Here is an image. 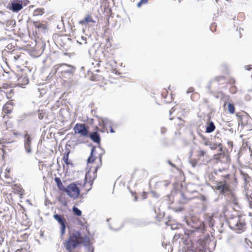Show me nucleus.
I'll use <instances>...</instances> for the list:
<instances>
[{
    "label": "nucleus",
    "instance_id": "nucleus-55",
    "mask_svg": "<svg viewBox=\"0 0 252 252\" xmlns=\"http://www.w3.org/2000/svg\"><path fill=\"white\" fill-rule=\"evenodd\" d=\"M141 3H143L141 2V0H140L138 3H137V6L138 7H140L141 5Z\"/></svg>",
    "mask_w": 252,
    "mask_h": 252
},
{
    "label": "nucleus",
    "instance_id": "nucleus-25",
    "mask_svg": "<svg viewBox=\"0 0 252 252\" xmlns=\"http://www.w3.org/2000/svg\"><path fill=\"white\" fill-rule=\"evenodd\" d=\"M94 150L95 147H93L91 150L90 156L87 159L88 163H93L94 161L95 158L93 156V153L94 152Z\"/></svg>",
    "mask_w": 252,
    "mask_h": 252
},
{
    "label": "nucleus",
    "instance_id": "nucleus-5",
    "mask_svg": "<svg viewBox=\"0 0 252 252\" xmlns=\"http://www.w3.org/2000/svg\"><path fill=\"white\" fill-rule=\"evenodd\" d=\"M75 134H80L84 137H88L89 136V127L84 124L77 123L73 127Z\"/></svg>",
    "mask_w": 252,
    "mask_h": 252
},
{
    "label": "nucleus",
    "instance_id": "nucleus-21",
    "mask_svg": "<svg viewBox=\"0 0 252 252\" xmlns=\"http://www.w3.org/2000/svg\"><path fill=\"white\" fill-rule=\"evenodd\" d=\"M33 25L35 28L38 29L46 30L47 28V27L45 24L41 23L38 21L34 22Z\"/></svg>",
    "mask_w": 252,
    "mask_h": 252
},
{
    "label": "nucleus",
    "instance_id": "nucleus-50",
    "mask_svg": "<svg viewBox=\"0 0 252 252\" xmlns=\"http://www.w3.org/2000/svg\"><path fill=\"white\" fill-rule=\"evenodd\" d=\"M175 111L174 107H172L169 111L170 115H171L172 113Z\"/></svg>",
    "mask_w": 252,
    "mask_h": 252
},
{
    "label": "nucleus",
    "instance_id": "nucleus-34",
    "mask_svg": "<svg viewBox=\"0 0 252 252\" xmlns=\"http://www.w3.org/2000/svg\"><path fill=\"white\" fill-rule=\"evenodd\" d=\"M3 110L6 114H10L12 112L11 110L8 109L7 106H4Z\"/></svg>",
    "mask_w": 252,
    "mask_h": 252
},
{
    "label": "nucleus",
    "instance_id": "nucleus-4",
    "mask_svg": "<svg viewBox=\"0 0 252 252\" xmlns=\"http://www.w3.org/2000/svg\"><path fill=\"white\" fill-rule=\"evenodd\" d=\"M64 192L72 198H77L80 194V190L77 185L74 183H71L65 187Z\"/></svg>",
    "mask_w": 252,
    "mask_h": 252
},
{
    "label": "nucleus",
    "instance_id": "nucleus-15",
    "mask_svg": "<svg viewBox=\"0 0 252 252\" xmlns=\"http://www.w3.org/2000/svg\"><path fill=\"white\" fill-rule=\"evenodd\" d=\"M224 78L223 76H219L218 77H216L214 79L210 81L209 82V84L208 86V88L209 90H211V88L213 87V85H218L219 81H220L221 80H223Z\"/></svg>",
    "mask_w": 252,
    "mask_h": 252
},
{
    "label": "nucleus",
    "instance_id": "nucleus-49",
    "mask_svg": "<svg viewBox=\"0 0 252 252\" xmlns=\"http://www.w3.org/2000/svg\"><path fill=\"white\" fill-rule=\"evenodd\" d=\"M102 151H103V153L99 154V160L100 162H101V158H102L101 156L102 154H103L104 153V151H103V149H102Z\"/></svg>",
    "mask_w": 252,
    "mask_h": 252
},
{
    "label": "nucleus",
    "instance_id": "nucleus-6",
    "mask_svg": "<svg viewBox=\"0 0 252 252\" xmlns=\"http://www.w3.org/2000/svg\"><path fill=\"white\" fill-rule=\"evenodd\" d=\"M7 7L13 12H18L23 7V1L21 0H10Z\"/></svg>",
    "mask_w": 252,
    "mask_h": 252
},
{
    "label": "nucleus",
    "instance_id": "nucleus-52",
    "mask_svg": "<svg viewBox=\"0 0 252 252\" xmlns=\"http://www.w3.org/2000/svg\"><path fill=\"white\" fill-rule=\"evenodd\" d=\"M233 202L235 205H237L238 203L237 199L235 198H234L233 199Z\"/></svg>",
    "mask_w": 252,
    "mask_h": 252
},
{
    "label": "nucleus",
    "instance_id": "nucleus-22",
    "mask_svg": "<svg viewBox=\"0 0 252 252\" xmlns=\"http://www.w3.org/2000/svg\"><path fill=\"white\" fill-rule=\"evenodd\" d=\"M206 221L208 223V225L210 227H213L214 226L215 220L213 219V215L207 216L206 218Z\"/></svg>",
    "mask_w": 252,
    "mask_h": 252
},
{
    "label": "nucleus",
    "instance_id": "nucleus-17",
    "mask_svg": "<svg viewBox=\"0 0 252 252\" xmlns=\"http://www.w3.org/2000/svg\"><path fill=\"white\" fill-rule=\"evenodd\" d=\"M188 237V235H185L183 231L179 233H176L173 237V241H177L179 239L181 238L182 240L186 239ZM189 238L190 237H189Z\"/></svg>",
    "mask_w": 252,
    "mask_h": 252
},
{
    "label": "nucleus",
    "instance_id": "nucleus-7",
    "mask_svg": "<svg viewBox=\"0 0 252 252\" xmlns=\"http://www.w3.org/2000/svg\"><path fill=\"white\" fill-rule=\"evenodd\" d=\"M24 146L26 152L28 154H31L32 150V140L31 135L27 131H25L23 133Z\"/></svg>",
    "mask_w": 252,
    "mask_h": 252
},
{
    "label": "nucleus",
    "instance_id": "nucleus-64",
    "mask_svg": "<svg viewBox=\"0 0 252 252\" xmlns=\"http://www.w3.org/2000/svg\"><path fill=\"white\" fill-rule=\"evenodd\" d=\"M228 144H230V145H231V146H232V142H229V143H228Z\"/></svg>",
    "mask_w": 252,
    "mask_h": 252
},
{
    "label": "nucleus",
    "instance_id": "nucleus-53",
    "mask_svg": "<svg viewBox=\"0 0 252 252\" xmlns=\"http://www.w3.org/2000/svg\"><path fill=\"white\" fill-rule=\"evenodd\" d=\"M110 131L111 133H114L115 132L114 130L113 129V128L111 126H110Z\"/></svg>",
    "mask_w": 252,
    "mask_h": 252
},
{
    "label": "nucleus",
    "instance_id": "nucleus-18",
    "mask_svg": "<svg viewBox=\"0 0 252 252\" xmlns=\"http://www.w3.org/2000/svg\"><path fill=\"white\" fill-rule=\"evenodd\" d=\"M215 128L216 126L214 123L211 121L208 123L207 126L206 127V132L209 133H211L215 130Z\"/></svg>",
    "mask_w": 252,
    "mask_h": 252
},
{
    "label": "nucleus",
    "instance_id": "nucleus-62",
    "mask_svg": "<svg viewBox=\"0 0 252 252\" xmlns=\"http://www.w3.org/2000/svg\"><path fill=\"white\" fill-rule=\"evenodd\" d=\"M109 228H110V229H111V230H113V229H112V228L111 226L109 225Z\"/></svg>",
    "mask_w": 252,
    "mask_h": 252
},
{
    "label": "nucleus",
    "instance_id": "nucleus-35",
    "mask_svg": "<svg viewBox=\"0 0 252 252\" xmlns=\"http://www.w3.org/2000/svg\"><path fill=\"white\" fill-rule=\"evenodd\" d=\"M189 162L193 167H195L197 164V161L195 159L191 160Z\"/></svg>",
    "mask_w": 252,
    "mask_h": 252
},
{
    "label": "nucleus",
    "instance_id": "nucleus-19",
    "mask_svg": "<svg viewBox=\"0 0 252 252\" xmlns=\"http://www.w3.org/2000/svg\"><path fill=\"white\" fill-rule=\"evenodd\" d=\"M110 123V121L107 118H101L99 120L98 126L103 128L108 126Z\"/></svg>",
    "mask_w": 252,
    "mask_h": 252
},
{
    "label": "nucleus",
    "instance_id": "nucleus-42",
    "mask_svg": "<svg viewBox=\"0 0 252 252\" xmlns=\"http://www.w3.org/2000/svg\"><path fill=\"white\" fill-rule=\"evenodd\" d=\"M198 134H199V136H200L201 138H202V140H203L204 141V142H205V141H206V140H208L207 139V138H206L205 137H204V136L203 135V134H201V133L198 132Z\"/></svg>",
    "mask_w": 252,
    "mask_h": 252
},
{
    "label": "nucleus",
    "instance_id": "nucleus-16",
    "mask_svg": "<svg viewBox=\"0 0 252 252\" xmlns=\"http://www.w3.org/2000/svg\"><path fill=\"white\" fill-rule=\"evenodd\" d=\"M54 218L61 225L65 224L66 221L63 216L56 214L53 216Z\"/></svg>",
    "mask_w": 252,
    "mask_h": 252
},
{
    "label": "nucleus",
    "instance_id": "nucleus-28",
    "mask_svg": "<svg viewBox=\"0 0 252 252\" xmlns=\"http://www.w3.org/2000/svg\"><path fill=\"white\" fill-rule=\"evenodd\" d=\"M217 174V171H214L213 172L209 174L208 175V178L209 179L210 181H215V176Z\"/></svg>",
    "mask_w": 252,
    "mask_h": 252
},
{
    "label": "nucleus",
    "instance_id": "nucleus-57",
    "mask_svg": "<svg viewBox=\"0 0 252 252\" xmlns=\"http://www.w3.org/2000/svg\"><path fill=\"white\" fill-rule=\"evenodd\" d=\"M168 162L172 166H173V167L175 166V165L174 164H173V163H172L170 161H168Z\"/></svg>",
    "mask_w": 252,
    "mask_h": 252
},
{
    "label": "nucleus",
    "instance_id": "nucleus-33",
    "mask_svg": "<svg viewBox=\"0 0 252 252\" xmlns=\"http://www.w3.org/2000/svg\"><path fill=\"white\" fill-rule=\"evenodd\" d=\"M44 117L43 114L42 113V111L38 110V118L39 120L43 119Z\"/></svg>",
    "mask_w": 252,
    "mask_h": 252
},
{
    "label": "nucleus",
    "instance_id": "nucleus-1",
    "mask_svg": "<svg viewBox=\"0 0 252 252\" xmlns=\"http://www.w3.org/2000/svg\"><path fill=\"white\" fill-rule=\"evenodd\" d=\"M91 243L90 238L85 235L83 237L79 231H74L69 234V238L64 244V247L69 252L76 248L79 245L83 244L85 246Z\"/></svg>",
    "mask_w": 252,
    "mask_h": 252
},
{
    "label": "nucleus",
    "instance_id": "nucleus-27",
    "mask_svg": "<svg viewBox=\"0 0 252 252\" xmlns=\"http://www.w3.org/2000/svg\"><path fill=\"white\" fill-rule=\"evenodd\" d=\"M228 111L230 114H233L235 112V107L232 103H229L228 105Z\"/></svg>",
    "mask_w": 252,
    "mask_h": 252
},
{
    "label": "nucleus",
    "instance_id": "nucleus-32",
    "mask_svg": "<svg viewBox=\"0 0 252 252\" xmlns=\"http://www.w3.org/2000/svg\"><path fill=\"white\" fill-rule=\"evenodd\" d=\"M65 229H66L65 224L61 225V236H63L65 233Z\"/></svg>",
    "mask_w": 252,
    "mask_h": 252
},
{
    "label": "nucleus",
    "instance_id": "nucleus-36",
    "mask_svg": "<svg viewBox=\"0 0 252 252\" xmlns=\"http://www.w3.org/2000/svg\"><path fill=\"white\" fill-rule=\"evenodd\" d=\"M206 154V152L204 150H200L198 152V156L200 157H203Z\"/></svg>",
    "mask_w": 252,
    "mask_h": 252
},
{
    "label": "nucleus",
    "instance_id": "nucleus-47",
    "mask_svg": "<svg viewBox=\"0 0 252 252\" xmlns=\"http://www.w3.org/2000/svg\"><path fill=\"white\" fill-rule=\"evenodd\" d=\"M162 246L166 249V246H170V245H168L167 244H165L164 242H163L162 243Z\"/></svg>",
    "mask_w": 252,
    "mask_h": 252
},
{
    "label": "nucleus",
    "instance_id": "nucleus-46",
    "mask_svg": "<svg viewBox=\"0 0 252 252\" xmlns=\"http://www.w3.org/2000/svg\"><path fill=\"white\" fill-rule=\"evenodd\" d=\"M81 39L84 41V43L85 44H86L87 42L86 41L87 40V38L86 37H84V36H82L81 37Z\"/></svg>",
    "mask_w": 252,
    "mask_h": 252
},
{
    "label": "nucleus",
    "instance_id": "nucleus-38",
    "mask_svg": "<svg viewBox=\"0 0 252 252\" xmlns=\"http://www.w3.org/2000/svg\"><path fill=\"white\" fill-rule=\"evenodd\" d=\"M5 143L3 139H0V149L4 147V144Z\"/></svg>",
    "mask_w": 252,
    "mask_h": 252
},
{
    "label": "nucleus",
    "instance_id": "nucleus-58",
    "mask_svg": "<svg viewBox=\"0 0 252 252\" xmlns=\"http://www.w3.org/2000/svg\"><path fill=\"white\" fill-rule=\"evenodd\" d=\"M19 57V56L18 55H17V56H14V58L15 59V60H17V59H18Z\"/></svg>",
    "mask_w": 252,
    "mask_h": 252
},
{
    "label": "nucleus",
    "instance_id": "nucleus-40",
    "mask_svg": "<svg viewBox=\"0 0 252 252\" xmlns=\"http://www.w3.org/2000/svg\"><path fill=\"white\" fill-rule=\"evenodd\" d=\"M198 134H199V136H200L201 138H202V140H203L204 141V142H205V141H206V140H208L207 139V138H206L205 137H204V136L203 135V134H201V133L198 132Z\"/></svg>",
    "mask_w": 252,
    "mask_h": 252
},
{
    "label": "nucleus",
    "instance_id": "nucleus-13",
    "mask_svg": "<svg viewBox=\"0 0 252 252\" xmlns=\"http://www.w3.org/2000/svg\"><path fill=\"white\" fill-rule=\"evenodd\" d=\"M17 81L18 84L22 87H23L24 85H27L29 81L28 77L25 75L19 77Z\"/></svg>",
    "mask_w": 252,
    "mask_h": 252
},
{
    "label": "nucleus",
    "instance_id": "nucleus-43",
    "mask_svg": "<svg viewBox=\"0 0 252 252\" xmlns=\"http://www.w3.org/2000/svg\"><path fill=\"white\" fill-rule=\"evenodd\" d=\"M223 156H224V154H223L222 153H220L219 154L215 155L214 156L216 157L215 158L218 159V158H220V157Z\"/></svg>",
    "mask_w": 252,
    "mask_h": 252
},
{
    "label": "nucleus",
    "instance_id": "nucleus-2",
    "mask_svg": "<svg viewBox=\"0 0 252 252\" xmlns=\"http://www.w3.org/2000/svg\"><path fill=\"white\" fill-rule=\"evenodd\" d=\"M54 67L55 70L54 73L58 72L63 77L65 78L72 77L76 70V67L74 66L67 63L58 64Z\"/></svg>",
    "mask_w": 252,
    "mask_h": 252
},
{
    "label": "nucleus",
    "instance_id": "nucleus-29",
    "mask_svg": "<svg viewBox=\"0 0 252 252\" xmlns=\"http://www.w3.org/2000/svg\"><path fill=\"white\" fill-rule=\"evenodd\" d=\"M69 154H70L69 150L68 151L65 152V153H64L63 156V160L64 162H67V160H68V157H69Z\"/></svg>",
    "mask_w": 252,
    "mask_h": 252
},
{
    "label": "nucleus",
    "instance_id": "nucleus-14",
    "mask_svg": "<svg viewBox=\"0 0 252 252\" xmlns=\"http://www.w3.org/2000/svg\"><path fill=\"white\" fill-rule=\"evenodd\" d=\"M95 21L93 19L90 15H87L83 20L79 21V24L87 25L90 23H94Z\"/></svg>",
    "mask_w": 252,
    "mask_h": 252
},
{
    "label": "nucleus",
    "instance_id": "nucleus-11",
    "mask_svg": "<svg viewBox=\"0 0 252 252\" xmlns=\"http://www.w3.org/2000/svg\"><path fill=\"white\" fill-rule=\"evenodd\" d=\"M204 144L206 146H209L211 150H215L218 147H219L220 151H221L222 150L221 144L220 143L217 144V143H213L209 140H206V141L204 142Z\"/></svg>",
    "mask_w": 252,
    "mask_h": 252
},
{
    "label": "nucleus",
    "instance_id": "nucleus-8",
    "mask_svg": "<svg viewBox=\"0 0 252 252\" xmlns=\"http://www.w3.org/2000/svg\"><path fill=\"white\" fill-rule=\"evenodd\" d=\"M216 189L220 191V194L223 195L231 193L229 185L225 181L218 182L216 186Z\"/></svg>",
    "mask_w": 252,
    "mask_h": 252
},
{
    "label": "nucleus",
    "instance_id": "nucleus-20",
    "mask_svg": "<svg viewBox=\"0 0 252 252\" xmlns=\"http://www.w3.org/2000/svg\"><path fill=\"white\" fill-rule=\"evenodd\" d=\"M54 180L56 183L57 184V186L58 189L64 191L65 187L63 185L61 179L59 177H55Z\"/></svg>",
    "mask_w": 252,
    "mask_h": 252
},
{
    "label": "nucleus",
    "instance_id": "nucleus-26",
    "mask_svg": "<svg viewBox=\"0 0 252 252\" xmlns=\"http://www.w3.org/2000/svg\"><path fill=\"white\" fill-rule=\"evenodd\" d=\"M72 211L73 213L78 217H80L82 215V211L75 206L73 207Z\"/></svg>",
    "mask_w": 252,
    "mask_h": 252
},
{
    "label": "nucleus",
    "instance_id": "nucleus-59",
    "mask_svg": "<svg viewBox=\"0 0 252 252\" xmlns=\"http://www.w3.org/2000/svg\"><path fill=\"white\" fill-rule=\"evenodd\" d=\"M100 62H99V63H97L96 64L97 66L98 67L100 66Z\"/></svg>",
    "mask_w": 252,
    "mask_h": 252
},
{
    "label": "nucleus",
    "instance_id": "nucleus-48",
    "mask_svg": "<svg viewBox=\"0 0 252 252\" xmlns=\"http://www.w3.org/2000/svg\"><path fill=\"white\" fill-rule=\"evenodd\" d=\"M251 65L248 66H245V69L248 70H250L251 69H252V67H251Z\"/></svg>",
    "mask_w": 252,
    "mask_h": 252
},
{
    "label": "nucleus",
    "instance_id": "nucleus-12",
    "mask_svg": "<svg viewBox=\"0 0 252 252\" xmlns=\"http://www.w3.org/2000/svg\"><path fill=\"white\" fill-rule=\"evenodd\" d=\"M89 137L94 142L99 144L101 141V138L99 134L96 131L92 132L91 134L89 133Z\"/></svg>",
    "mask_w": 252,
    "mask_h": 252
},
{
    "label": "nucleus",
    "instance_id": "nucleus-44",
    "mask_svg": "<svg viewBox=\"0 0 252 252\" xmlns=\"http://www.w3.org/2000/svg\"><path fill=\"white\" fill-rule=\"evenodd\" d=\"M183 209V208H182V207H179V208H175V211H176V212H180L182 211Z\"/></svg>",
    "mask_w": 252,
    "mask_h": 252
},
{
    "label": "nucleus",
    "instance_id": "nucleus-39",
    "mask_svg": "<svg viewBox=\"0 0 252 252\" xmlns=\"http://www.w3.org/2000/svg\"><path fill=\"white\" fill-rule=\"evenodd\" d=\"M198 134H199V136H200L201 138H202V140H203L204 141V142H205V141H206V140H208L207 139V138H206L205 137H204V136L203 135V134H201V133L198 132Z\"/></svg>",
    "mask_w": 252,
    "mask_h": 252
},
{
    "label": "nucleus",
    "instance_id": "nucleus-9",
    "mask_svg": "<svg viewBox=\"0 0 252 252\" xmlns=\"http://www.w3.org/2000/svg\"><path fill=\"white\" fill-rule=\"evenodd\" d=\"M245 223L240 218H238L234 224V228L238 233H241L245 230Z\"/></svg>",
    "mask_w": 252,
    "mask_h": 252
},
{
    "label": "nucleus",
    "instance_id": "nucleus-31",
    "mask_svg": "<svg viewBox=\"0 0 252 252\" xmlns=\"http://www.w3.org/2000/svg\"><path fill=\"white\" fill-rule=\"evenodd\" d=\"M84 247L88 250V252H94V249L91 243L84 246Z\"/></svg>",
    "mask_w": 252,
    "mask_h": 252
},
{
    "label": "nucleus",
    "instance_id": "nucleus-45",
    "mask_svg": "<svg viewBox=\"0 0 252 252\" xmlns=\"http://www.w3.org/2000/svg\"><path fill=\"white\" fill-rule=\"evenodd\" d=\"M166 129L165 128H164V127H161V133L164 134L166 132Z\"/></svg>",
    "mask_w": 252,
    "mask_h": 252
},
{
    "label": "nucleus",
    "instance_id": "nucleus-41",
    "mask_svg": "<svg viewBox=\"0 0 252 252\" xmlns=\"http://www.w3.org/2000/svg\"><path fill=\"white\" fill-rule=\"evenodd\" d=\"M198 134H199V136H200L201 138H202V140H203L204 141V142H205V141H206V140H208L207 139V138H206L205 137H204V136L203 135V134H201V133L198 132Z\"/></svg>",
    "mask_w": 252,
    "mask_h": 252
},
{
    "label": "nucleus",
    "instance_id": "nucleus-54",
    "mask_svg": "<svg viewBox=\"0 0 252 252\" xmlns=\"http://www.w3.org/2000/svg\"><path fill=\"white\" fill-rule=\"evenodd\" d=\"M141 2H142L143 3H145L148 2V0H140Z\"/></svg>",
    "mask_w": 252,
    "mask_h": 252
},
{
    "label": "nucleus",
    "instance_id": "nucleus-23",
    "mask_svg": "<svg viewBox=\"0 0 252 252\" xmlns=\"http://www.w3.org/2000/svg\"><path fill=\"white\" fill-rule=\"evenodd\" d=\"M180 198L179 200V203L185 204L188 202L189 199L185 196L183 192L180 193Z\"/></svg>",
    "mask_w": 252,
    "mask_h": 252
},
{
    "label": "nucleus",
    "instance_id": "nucleus-10",
    "mask_svg": "<svg viewBox=\"0 0 252 252\" xmlns=\"http://www.w3.org/2000/svg\"><path fill=\"white\" fill-rule=\"evenodd\" d=\"M237 117L239 118L238 120L239 125H241V126H243L246 125L248 121L250 120V117L247 114L243 116H239L238 115H236Z\"/></svg>",
    "mask_w": 252,
    "mask_h": 252
},
{
    "label": "nucleus",
    "instance_id": "nucleus-60",
    "mask_svg": "<svg viewBox=\"0 0 252 252\" xmlns=\"http://www.w3.org/2000/svg\"><path fill=\"white\" fill-rule=\"evenodd\" d=\"M94 72H98L99 71V70L98 69H95L94 70Z\"/></svg>",
    "mask_w": 252,
    "mask_h": 252
},
{
    "label": "nucleus",
    "instance_id": "nucleus-37",
    "mask_svg": "<svg viewBox=\"0 0 252 252\" xmlns=\"http://www.w3.org/2000/svg\"><path fill=\"white\" fill-rule=\"evenodd\" d=\"M194 90L193 88H192V87H190V88H189L187 90V92H186V93H187V94H190V93H193V92H194Z\"/></svg>",
    "mask_w": 252,
    "mask_h": 252
},
{
    "label": "nucleus",
    "instance_id": "nucleus-3",
    "mask_svg": "<svg viewBox=\"0 0 252 252\" xmlns=\"http://www.w3.org/2000/svg\"><path fill=\"white\" fill-rule=\"evenodd\" d=\"M171 229L172 230H181V231L184 232L185 235H188V237H193L194 233L199 232L200 233H203L205 229V226L203 224L200 223L199 226L194 227L191 230H185L182 227V225L178 223H171L170 224Z\"/></svg>",
    "mask_w": 252,
    "mask_h": 252
},
{
    "label": "nucleus",
    "instance_id": "nucleus-56",
    "mask_svg": "<svg viewBox=\"0 0 252 252\" xmlns=\"http://www.w3.org/2000/svg\"><path fill=\"white\" fill-rule=\"evenodd\" d=\"M3 242V238L1 237L0 239V245H1Z\"/></svg>",
    "mask_w": 252,
    "mask_h": 252
},
{
    "label": "nucleus",
    "instance_id": "nucleus-24",
    "mask_svg": "<svg viewBox=\"0 0 252 252\" xmlns=\"http://www.w3.org/2000/svg\"><path fill=\"white\" fill-rule=\"evenodd\" d=\"M44 13V10L43 8H39L35 9L33 12V16L42 15Z\"/></svg>",
    "mask_w": 252,
    "mask_h": 252
},
{
    "label": "nucleus",
    "instance_id": "nucleus-63",
    "mask_svg": "<svg viewBox=\"0 0 252 252\" xmlns=\"http://www.w3.org/2000/svg\"><path fill=\"white\" fill-rule=\"evenodd\" d=\"M134 200H135V201H136V200H137V197H136V196H135V197H134Z\"/></svg>",
    "mask_w": 252,
    "mask_h": 252
},
{
    "label": "nucleus",
    "instance_id": "nucleus-30",
    "mask_svg": "<svg viewBox=\"0 0 252 252\" xmlns=\"http://www.w3.org/2000/svg\"><path fill=\"white\" fill-rule=\"evenodd\" d=\"M242 177H243V180L245 182V184H247L248 182H249L250 178V176L248 175V174L243 173Z\"/></svg>",
    "mask_w": 252,
    "mask_h": 252
},
{
    "label": "nucleus",
    "instance_id": "nucleus-51",
    "mask_svg": "<svg viewBox=\"0 0 252 252\" xmlns=\"http://www.w3.org/2000/svg\"><path fill=\"white\" fill-rule=\"evenodd\" d=\"M64 163H65L66 165H73V164H72V163H71L70 162H69V161H68V160H67V162H64Z\"/></svg>",
    "mask_w": 252,
    "mask_h": 252
},
{
    "label": "nucleus",
    "instance_id": "nucleus-61",
    "mask_svg": "<svg viewBox=\"0 0 252 252\" xmlns=\"http://www.w3.org/2000/svg\"><path fill=\"white\" fill-rule=\"evenodd\" d=\"M249 203H250V206L252 208V202H250Z\"/></svg>",
    "mask_w": 252,
    "mask_h": 252
}]
</instances>
